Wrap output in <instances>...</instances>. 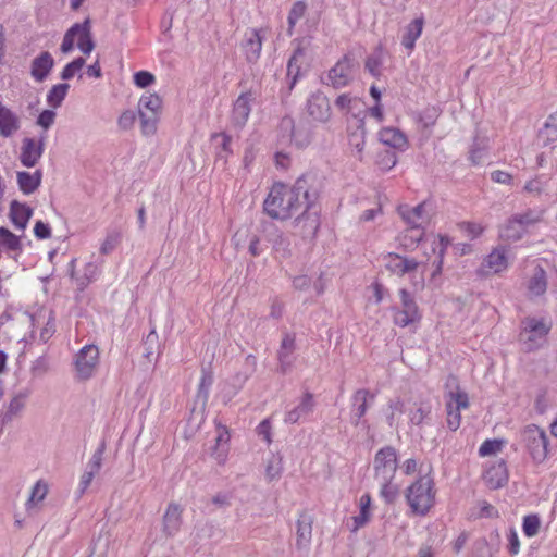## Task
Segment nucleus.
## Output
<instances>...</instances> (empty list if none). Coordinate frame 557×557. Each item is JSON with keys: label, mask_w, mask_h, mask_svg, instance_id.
Listing matches in <instances>:
<instances>
[{"label": "nucleus", "mask_w": 557, "mask_h": 557, "mask_svg": "<svg viewBox=\"0 0 557 557\" xmlns=\"http://www.w3.org/2000/svg\"><path fill=\"white\" fill-rule=\"evenodd\" d=\"M398 295L399 305L391 308L393 323L403 329L420 323L422 312L413 294L407 288H400Z\"/></svg>", "instance_id": "obj_4"}, {"label": "nucleus", "mask_w": 557, "mask_h": 557, "mask_svg": "<svg viewBox=\"0 0 557 557\" xmlns=\"http://www.w3.org/2000/svg\"><path fill=\"white\" fill-rule=\"evenodd\" d=\"M502 447L503 441L500 440H485L479 448V455L481 457L491 456L499 451Z\"/></svg>", "instance_id": "obj_57"}, {"label": "nucleus", "mask_w": 557, "mask_h": 557, "mask_svg": "<svg viewBox=\"0 0 557 557\" xmlns=\"http://www.w3.org/2000/svg\"><path fill=\"white\" fill-rule=\"evenodd\" d=\"M385 51L382 45L375 47L373 52L369 54L364 62V69L373 76L380 77L382 75V67L384 63Z\"/></svg>", "instance_id": "obj_40"}, {"label": "nucleus", "mask_w": 557, "mask_h": 557, "mask_svg": "<svg viewBox=\"0 0 557 557\" xmlns=\"http://www.w3.org/2000/svg\"><path fill=\"white\" fill-rule=\"evenodd\" d=\"M84 65H85V59L76 58L75 60L67 63L63 67L62 72L60 74V77L63 81H69L71 78H73L75 76V74H77L83 69Z\"/></svg>", "instance_id": "obj_56"}, {"label": "nucleus", "mask_w": 557, "mask_h": 557, "mask_svg": "<svg viewBox=\"0 0 557 557\" xmlns=\"http://www.w3.org/2000/svg\"><path fill=\"white\" fill-rule=\"evenodd\" d=\"M547 275L541 265L534 268L533 274L528 282V290L532 296L539 297L546 293Z\"/></svg>", "instance_id": "obj_36"}, {"label": "nucleus", "mask_w": 557, "mask_h": 557, "mask_svg": "<svg viewBox=\"0 0 557 557\" xmlns=\"http://www.w3.org/2000/svg\"><path fill=\"white\" fill-rule=\"evenodd\" d=\"M77 47L84 54L89 55L95 48L91 38L90 23L86 20L83 23L74 24L64 35L60 50L67 54Z\"/></svg>", "instance_id": "obj_5"}, {"label": "nucleus", "mask_w": 557, "mask_h": 557, "mask_svg": "<svg viewBox=\"0 0 557 557\" xmlns=\"http://www.w3.org/2000/svg\"><path fill=\"white\" fill-rule=\"evenodd\" d=\"M55 116L57 113L53 110H44L38 115L36 124L46 132L54 124Z\"/></svg>", "instance_id": "obj_59"}, {"label": "nucleus", "mask_w": 557, "mask_h": 557, "mask_svg": "<svg viewBox=\"0 0 557 557\" xmlns=\"http://www.w3.org/2000/svg\"><path fill=\"white\" fill-rule=\"evenodd\" d=\"M53 66L54 59L52 54L48 51H44L33 59L30 64V76L34 81L41 83L49 76Z\"/></svg>", "instance_id": "obj_25"}, {"label": "nucleus", "mask_w": 557, "mask_h": 557, "mask_svg": "<svg viewBox=\"0 0 557 557\" xmlns=\"http://www.w3.org/2000/svg\"><path fill=\"white\" fill-rule=\"evenodd\" d=\"M525 230L521 225V221L512 215L499 228V237L503 240L518 242L525 235Z\"/></svg>", "instance_id": "obj_33"}, {"label": "nucleus", "mask_w": 557, "mask_h": 557, "mask_svg": "<svg viewBox=\"0 0 557 557\" xmlns=\"http://www.w3.org/2000/svg\"><path fill=\"white\" fill-rule=\"evenodd\" d=\"M29 396V392L27 389H23L17 392L9 401L7 407L5 416L9 419H12L20 414L26 405V400Z\"/></svg>", "instance_id": "obj_44"}, {"label": "nucleus", "mask_w": 557, "mask_h": 557, "mask_svg": "<svg viewBox=\"0 0 557 557\" xmlns=\"http://www.w3.org/2000/svg\"><path fill=\"white\" fill-rule=\"evenodd\" d=\"M397 468L398 454L395 447L386 445L375 453L373 459V471L375 480H394Z\"/></svg>", "instance_id": "obj_8"}, {"label": "nucleus", "mask_w": 557, "mask_h": 557, "mask_svg": "<svg viewBox=\"0 0 557 557\" xmlns=\"http://www.w3.org/2000/svg\"><path fill=\"white\" fill-rule=\"evenodd\" d=\"M70 89V85L67 83H59L53 85L46 97V101L49 107L57 109L61 107L63 100L65 99Z\"/></svg>", "instance_id": "obj_42"}, {"label": "nucleus", "mask_w": 557, "mask_h": 557, "mask_svg": "<svg viewBox=\"0 0 557 557\" xmlns=\"http://www.w3.org/2000/svg\"><path fill=\"white\" fill-rule=\"evenodd\" d=\"M375 394L367 388L357 389L351 396L350 423L354 426L362 425L369 429L368 420L363 419L375 399Z\"/></svg>", "instance_id": "obj_10"}, {"label": "nucleus", "mask_w": 557, "mask_h": 557, "mask_svg": "<svg viewBox=\"0 0 557 557\" xmlns=\"http://www.w3.org/2000/svg\"><path fill=\"white\" fill-rule=\"evenodd\" d=\"M312 517L302 511L297 520V541L296 545L298 548H302L309 545L312 536Z\"/></svg>", "instance_id": "obj_32"}, {"label": "nucleus", "mask_w": 557, "mask_h": 557, "mask_svg": "<svg viewBox=\"0 0 557 557\" xmlns=\"http://www.w3.org/2000/svg\"><path fill=\"white\" fill-rule=\"evenodd\" d=\"M357 66L358 63L351 54H344L335 65L329 70L324 84L332 86L334 89L348 86L354 81Z\"/></svg>", "instance_id": "obj_7"}, {"label": "nucleus", "mask_w": 557, "mask_h": 557, "mask_svg": "<svg viewBox=\"0 0 557 557\" xmlns=\"http://www.w3.org/2000/svg\"><path fill=\"white\" fill-rule=\"evenodd\" d=\"M518 221H521L522 227L528 231V227L539 223L542 220V211H537L534 209H528L522 213L513 214Z\"/></svg>", "instance_id": "obj_54"}, {"label": "nucleus", "mask_w": 557, "mask_h": 557, "mask_svg": "<svg viewBox=\"0 0 557 557\" xmlns=\"http://www.w3.org/2000/svg\"><path fill=\"white\" fill-rule=\"evenodd\" d=\"M366 137L367 129L364 119H359L356 129L349 133L348 140L349 145L356 150V157L360 161L363 159L362 153L366 146Z\"/></svg>", "instance_id": "obj_35"}, {"label": "nucleus", "mask_w": 557, "mask_h": 557, "mask_svg": "<svg viewBox=\"0 0 557 557\" xmlns=\"http://www.w3.org/2000/svg\"><path fill=\"white\" fill-rule=\"evenodd\" d=\"M42 181V171L36 170L35 172L17 171L16 183L18 189L26 196L34 194Z\"/></svg>", "instance_id": "obj_28"}, {"label": "nucleus", "mask_w": 557, "mask_h": 557, "mask_svg": "<svg viewBox=\"0 0 557 557\" xmlns=\"http://www.w3.org/2000/svg\"><path fill=\"white\" fill-rule=\"evenodd\" d=\"M385 268L397 276H404L414 272L420 262L413 258H408L396 252H388L384 256Z\"/></svg>", "instance_id": "obj_20"}, {"label": "nucleus", "mask_w": 557, "mask_h": 557, "mask_svg": "<svg viewBox=\"0 0 557 557\" xmlns=\"http://www.w3.org/2000/svg\"><path fill=\"white\" fill-rule=\"evenodd\" d=\"M21 128L20 117L0 101V136L8 138Z\"/></svg>", "instance_id": "obj_27"}, {"label": "nucleus", "mask_w": 557, "mask_h": 557, "mask_svg": "<svg viewBox=\"0 0 557 557\" xmlns=\"http://www.w3.org/2000/svg\"><path fill=\"white\" fill-rule=\"evenodd\" d=\"M257 433L260 437H262L268 444H271L272 437H271V431L272 425L269 419L262 420L258 426H257Z\"/></svg>", "instance_id": "obj_61"}, {"label": "nucleus", "mask_w": 557, "mask_h": 557, "mask_svg": "<svg viewBox=\"0 0 557 557\" xmlns=\"http://www.w3.org/2000/svg\"><path fill=\"white\" fill-rule=\"evenodd\" d=\"M557 140V111L552 113L543 127L539 131L537 143L543 147L549 146Z\"/></svg>", "instance_id": "obj_34"}, {"label": "nucleus", "mask_w": 557, "mask_h": 557, "mask_svg": "<svg viewBox=\"0 0 557 557\" xmlns=\"http://www.w3.org/2000/svg\"><path fill=\"white\" fill-rule=\"evenodd\" d=\"M424 22V17L423 15H421L412 20L405 27V32L401 36V46L408 51V54H410L413 51L416 47V41L420 38L422 34Z\"/></svg>", "instance_id": "obj_29"}, {"label": "nucleus", "mask_w": 557, "mask_h": 557, "mask_svg": "<svg viewBox=\"0 0 557 557\" xmlns=\"http://www.w3.org/2000/svg\"><path fill=\"white\" fill-rule=\"evenodd\" d=\"M508 545L507 549L510 555H517L520 550V541L515 528H510L507 534Z\"/></svg>", "instance_id": "obj_60"}, {"label": "nucleus", "mask_w": 557, "mask_h": 557, "mask_svg": "<svg viewBox=\"0 0 557 557\" xmlns=\"http://www.w3.org/2000/svg\"><path fill=\"white\" fill-rule=\"evenodd\" d=\"M55 332L54 318L51 313L48 314L45 326L40 331V339L47 342Z\"/></svg>", "instance_id": "obj_63"}, {"label": "nucleus", "mask_w": 557, "mask_h": 557, "mask_svg": "<svg viewBox=\"0 0 557 557\" xmlns=\"http://www.w3.org/2000/svg\"><path fill=\"white\" fill-rule=\"evenodd\" d=\"M320 194L321 183L317 175L306 173L292 186L281 182L273 184L263 202V210L270 218L282 221L301 212L296 223L304 221L305 234L314 236L320 228Z\"/></svg>", "instance_id": "obj_1"}, {"label": "nucleus", "mask_w": 557, "mask_h": 557, "mask_svg": "<svg viewBox=\"0 0 557 557\" xmlns=\"http://www.w3.org/2000/svg\"><path fill=\"white\" fill-rule=\"evenodd\" d=\"M307 11V4L305 1H296L289 10L287 17V35L292 36L294 34L295 25L298 21H300Z\"/></svg>", "instance_id": "obj_46"}, {"label": "nucleus", "mask_w": 557, "mask_h": 557, "mask_svg": "<svg viewBox=\"0 0 557 557\" xmlns=\"http://www.w3.org/2000/svg\"><path fill=\"white\" fill-rule=\"evenodd\" d=\"M283 472L282 457L271 455L267 460L265 476L271 482L281 478Z\"/></svg>", "instance_id": "obj_49"}, {"label": "nucleus", "mask_w": 557, "mask_h": 557, "mask_svg": "<svg viewBox=\"0 0 557 557\" xmlns=\"http://www.w3.org/2000/svg\"><path fill=\"white\" fill-rule=\"evenodd\" d=\"M293 44L295 45V49L287 62L289 73L290 69H293L296 65L301 67L302 70L304 66L307 65V48L309 46V40H307L306 38L295 39Z\"/></svg>", "instance_id": "obj_39"}, {"label": "nucleus", "mask_w": 557, "mask_h": 557, "mask_svg": "<svg viewBox=\"0 0 557 557\" xmlns=\"http://www.w3.org/2000/svg\"><path fill=\"white\" fill-rule=\"evenodd\" d=\"M508 249L505 246L495 247L482 261L478 273L482 276L500 274L509 267Z\"/></svg>", "instance_id": "obj_13"}, {"label": "nucleus", "mask_w": 557, "mask_h": 557, "mask_svg": "<svg viewBox=\"0 0 557 557\" xmlns=\"http://www.w3.org/2000/svg\"><path fill=\"white\" fill-rule=\"evenodd\" d=\"M483 479L491 490H498L506 485L509 479L506 461L499 459L488 466L484 471Z\"/></svg>", "instance_id": "obj_21"}, {"label": "nucleus", "mask_w": 557, "mask_h": 557, "mask_svg": "<svg viewBox=\"0 0 557 557\" xmlns=\"http://www.w3.org/2000/svg\"><path fill=\"white\" fill-rule=\"evenodd\" d=\"M103 454H104V446L100 445L95 450V453L90 457L89 461L87 462L85 470L79 478V482H78L77 490H76V493L79 497L86 493V491L90 486L92 480L99 473V471L102 467Z\"/></svg>", "instance_id": "obj_16"}, {"label": "nucleus", "mask_w": 557, "mask_h": 557, "mask_svg": "<svg viewBox=\"0 0 557 557\" xmlns=\"http://www.w3.org/2000/svg\"><path fill=\"white\" fill-rule=\"evenodd\" d=\"M97 273H98L97 264L89 262L85 265L82 275H75V273L72 271V277H74L76 280V283L78 286L85 287L91 281H94L96 278Z\"/></svg>", "instance_id": "obj_53"}, {"label": "nucleus", "mask_w": 557, "mask_h": 557, "mask_svg": "<svg viewBox=\"0 0 557 557\" xmlns=\"http://www.w3.org/2000/svg\"><path fill=\"white\" fill-rule=\"evenodd\" d=\"M305 75V71H302L299 66H294L290 69V73L287 71L286 73V79L288 83V94L294 89L295 85L297 84L298 79Z\"/></svg>", "instance_id": "obj_62"}, {"label": "nucleus", "mask_w": 557, "mask_h": 557, "mask_svg": "<svg viewBox=\"0 0 557 557\" xmlns=\"http://www.w3.org/2000/svg\"><path fill=\"white\" fill-rule=\"evenodd\" d=\"M377 138L380 143L398 152L407 150L409 146L407 136L396 127L382 128L377 133Z\"/></svg>", "instance_id": "obj_23"}, {"label": "nucleus", "mask_w": 557, "mask_h": 557, "mask_svg": "<svg viewBox=\"0 0 557 557\" xmlns=\"http://www.w3.org/2000/svg\"><path fill=\"white\" fill-rule=\"evenodd\" d=\"M144 357L149 360V362L152 361L153 356H159L160 352V344L157 333L152 330L146 337L144 342Z\"/></svg>", "instance_id": "obj_51"}, {"label": "nucleus", "mask_w": 557, "mask_h": 557, "mask_svg": "<svg viewBox=\"0 0 557 557\" xmlns=\"http://www.w3.org/2000/svg\"><path fill=\"white\" fill-rule=\"evenodd\" d=\"M46 133H41L39 138L25 137L22 140L20 162L25 168H34L41 159L46 146Z\"/></svg>", "instance_id": "obj_11"}, {"label": "nucleus", "mask_w": 557, "mask_h": 557, "mask_svg": "<svg viewBox=\"0 0 557 557\" xmlns=\"http://www.w3.org/2000/svg\"><path fill=\"white\" fill-rule=\"evenodd\" d=\"M212 384H213L212 372L207 368H202L200 382L198 384L197 393L195 396L196 405H200L202 408L206 407Z\"/></svg>", "instance_id": "obj_37"}, {"label": "nucleus", "mask_w": 557, "mask_h": 557, "mask_svg": "<svg viewBox=\"0 0 557 557\" xmlns=\"http://www.w3.org/2000/svg\"><path fill=\"white\" fill-rule=\"evenodd\" d=\"M280 132L281 136L278 140L281 144L289 143L295 144L298 148H302L310 143L307 134L301 135L295 132L294 121L288 116L282 119L280 123Z\"/></svg>", "instance_id": "obj_24"}, {"label": "nucleus", "mask_w": 557, "mask_h": 557, "mask_svg": "<svg viewBox=\"0 0 557 557\" xmlns=\"http://www.w3.org/2000/svg\"><path fill=\"white\" fill-rule=\"evenodd\" d=\"M379 482L381 484L380 496L384 499L386 504H393L399 494L398 485L394 484L393 480Z\"/></svg>", "instance_id": "obj_52"}, {"label": "nucleus", "mask_w": 557, "mask_h": 557, "mask_svg": "<svg viewBox=\"0 0 557 557\" xmlns=\"http://www.w3.org/2000/svg\"><path fill=\"white\" fill-rule=\"evenodd\" d=\"M359 505H360L359 515L355 516L352 518L354 519V527H352L354 532H356L360 528L364 527L370 520V517H371V513H370L371 496H370V494H368V493L363 494L360 497Z\"/></svg>", "instance_id": "obj_43"}, {"label": "nucleus", "mask_w": 557, "mask_h": 557, "mask_svg": "<svg viewBox=\"0 0 557 557\" xmlns=\"http://www.w3.org/2000/svg\"><path fill=\"white\" fill-rule=\"evenodd\" d=\"M360 99L349 94H342L335 99V107L343 113L349 114L360 104Z\"/></svg>", "instance_id": "obj_50"}, {"label": "nucleus", "mask_w": 557, "mask_h": 557, "mask_svg": "<svg viewBox=\"0 0 557 557\" xmlns=\"http://www.w3.org/2000/svg\"><path fill=\"white\" fill-rule=\"evenodd\" d=\"M141 104L146 109V112L141 111V134L152 135L162 114V99L157 94H141Z\"/></svg>", "instance_id": "obj_9"}, {"label": "nucleus", "mask_w": 557, "mask_h": 557, "mask_svg": "<svg viewBox=\"0 0 557 557\" xmlns=\"http://www.w3.org/2000/svg\"><path fill=\"white\" fill-rule=\"evenodd\" d=\"M307 112L317 122L325 123L331 119L329 98L322 91L312 92L307 99Z\"/></svg>", "instance_id": "obj_19"}, {"label": "nucleus", "mask_w": 557, "mask_h": 557, "mask_svg": "<svg viewBox=\"0 0 557 557\" xmlns=\"http://www.w3.org/2000/svg\"><path fill=\"white\" fill-rule=\"evenodd\" d=\"M406 499L412 512L425 516L435 503L434 481L430 475H422L407 488Z\"/></svg>", "instance_id": "obj_2"}, {"label": "nucleus", "mask_w": 557, "mask_h": 557, "mask_svg": "<svg viewBox=\"0 0 557 557\" xmlns=\"http://www.w3.org/2000/svg\"><path fill=\"white\" fill-rule=\"evenodd\" d=\"M446 401V424L449 431L456 432L461 424V410L469 407L468 394L465 392H450Z\"/></svg>", "instance_id": "obj_12"}, {"label": "nucleus", "mask_w": 557, "mask_h": 557, "mask_svg": "<svg viewBox=\"0 0 557 557\" xmlns=\"http://www.w3.org/2000/svg\"><path fill=\"white\" fill-rule=\"evenodd\" d=\"M272 253L275 259L283 260L292 257L290 239L284 233L276 231L269 236Z\"/></svg>", "instance_id": "obj_30"}, {"label": "nucleus", "mask_w": 557, "mask_h": 557, "mask_svg": "<svg viewBox=\"0 0 557 557\" xmlns=\"http://www.w3.org/2000/svg\"><path fill=\"white\" fill-rule=\"evenodd\" d=\"M523 448L532 459L533 463H543L549 454V438L546 432L535 424H529L521 431Z\"/></svg>", "instance_id": "obj_3"}, {"label": "nucleus", "mask_w": 557, "mask_h": 557, "mask_svg": "<svg viewBox=\"0 0 557 557\" xmlns=\"http://www.w3.org/2000/svg\"><path fill=\"white\" fill-rule=\"evenodd\" d=\"M397 152L398 151L391 150V149H384V150L377 152L376 160H375L376 165L382 171H385V172L389 171L391 169H393L396 165V163L398 161Z\"/></svg>", "instance_id": "obj_48"}, {"label": "nucleus", "mask_w": 557, "mask_h": 557, "mask_svg": "<svg viewBox=\"0 0 557 557\" xmlns=\"http://www.w3.org/2000/svg\"><path fill=\"white\" fill-rule=\"evenodd\" d=\"M432 409L429 404H420L419 408L409 412V421L413 425L421 426L430 423Z\"/></svg>", "instance_id": "obj_47"}, {"label": "nucleus", "mask_w": 557, "mask_h": 557, "mask_svg": "<svg viewBox=\"0 0 557 557\" xmlns=\"http://www.w3.org/2000/svg\"><path fill=\"white\" fill-rule=\"evenodd\" d=\"M487 154L486 148L479 145V143L474 141L470 151H469V160L472 165H480Z\"/></svg>", "instance_id": "obj_58"}, {"label": "nucleus", "mask_w": 557, "mask_h": 557, "mask_svg": "<svg viewBox=\"0 0 557 557\" xmlns=\"http://www.w3.org/2000/svg\"><path fill=\"white\" fill-rule=\"evenodd\" d=\"M425 202L419 203L418 206L407 209L401 212L404 220L412 227L420 228L422 223L428 220V214L425 212Z\"/></svg>", "instance_id": "obj_41"}, {"label": "nucleus", "mask_w": 557, "mask_h": 557, "mask_svg": "<svg viewBox=\"0 0 557 557\" xmlns=\"http://www.w3.org/2000/svg\"><path fill=\"white\" fill-rule=\"evenodd\" d=\"M541 528V519L539 515H528L523 518L522 521V531L525 536L533 537L535 536Z\"/></svg>", "instance_id": "obj_55"}, {"label": "nucleus", "mask_w": 557, "mask_h": 557, "mask_svg": "<svg viewBox=\"0 0 557 557\" xmlns=\"http://www.w3.org/2000/svg\"><path fill=\"white\" fill-rule=\"evenodd\" d=\"M183 509L177 504H170L163 516V531L168 536H173L177 533L182 524Z\"/></svg>", "instance_id": "obj_31"}, {"label": "nucleus", "mask_w": 557, "mask_h": 557, "mask_svg": "<svg viewBox=\"0 0 557 557\" xmlns=\"http://www.w3.org/2000/svg\"><path fill=\"white\" fill-rule=\"evenodd\" d=\"M48 491V483L44 480H38L30 490L29 497L25 504L26 510L30 512L38 509L46 498Z\"/></svg>", "instance_id": "obj_38"}, {"label": "nucleus", "mask_w": 557, "mask_h": 557, "mask_svg": "<svg viewBox=\"0 0 557 557\" xmlns=\"http://www.w3.org/2000/svg\"><path fill=\"white\" fill-rule=\"evenodd\" d=\"M261 30L248 29L242 41V49L248 63H256L261 54L262 49Z\"/></svg>", "instance_id": "obj_22"}, {"label": "nucleus", "mask_w": 557, "mask_h": 557, "mask_svg": "<svg viewBox=\"0 0 557 557\" xmlns=\"http://www.w3.org/2000/svg\"><path fill=\"white\" fill-rule=\"evenodd\" d=\"M99 361V350L95 345L84 346L75 358V370L77 376L87 380L92 376Z\"/></svg>", "instance_id": "obj_14"}, {"label": "nucleus", "mask_w": 557, "mask_h": 557, "mask_svg": "<svg viewBox=\"0 0 557 557\" xmlns=\"http://www.w3.org/2000/svg\"><path fill=\"white\" fill-rule=\"evenodd\" d=\"M256 96L251 90L242 92L235 100L231 114V123L236 129H242L251 113V103Z\"/></svg>", "instance_id": "obj_15"}, {"label": "nucleus", "mask_w": 557, "mask_h": 557, "mask_svg": "<svg viewBox=\"0 0 557 557\" xmlns=\"http://www.w3.org/2000/svg\"><path fill=\"white\" fill-rule=\"evenodd\" d=\"M296 350V336L293 333H285L280 348L277 350V371L285 375L289 373L294 367L295 357L294 352Z\"/></svg>", "instance_id": "obj_18"}, {"label": "nucleus", "mask_w": 557, "mask_h": 557, "mask_svg": "<svg viewBox=\"0 0 557 557\" xmlns=\"http://www.w3.org/2000/svg\"><path fill=\"white\" fill-rule=\"evenodd\" d=\"M449 245H450V240L445 235H440L438 240L434 243L433 252L436 253L437 257L434 261L435 269L432 273V276H435L442 272L444 255Z\"/></svg>", "instance_id": "obj_45"}, {"label": "nucleus", "mask_w": 557, "mask_h": 557, "mask_svg": "<svg viewBox=\"0 0 557 557\" xmlns=\"http://www.w3.org/2000/svg\"><path fill=\"white\" fill-rule=\"evenodd\" d=\"M33 213V209L24 202L12 200L10 203L9 219L14 227L21 232L26 230Z\"/></svg>", "instance_id": "obj_26"}, {"label": "nucleus", "mask_w": 557, "mask_h": 557, "mask_svg": "<svg viewBox=\"0 0 557 557\" xmlns=\"http://www.w3.org/2000/svg\"><path fill=\"white\" fill-rule=\"evenodd\" d=\"M522 325L519 341L522 344L523 350L531 352L539 349L549 333L550 326L546 325L543 320L535 318H527Z\"/></svg>", "instance_id": "obj_6"}, {"label": "nucleus", "mask_w": 557, "mask_h": 557, "mask_svg": "<svg viewBox=\"0 0 557 557\" xmlns=\"http://www.w3.org/2000/svg\"><path fill=\"white\" fill-rule=\"evenodd\" d=\"M136 121V113L134 111L127 110L123 112L119 117V126L122 129H129Z\"/></svg>", "instance_id": "obj_64"}, {"label": "nucleus", "mask_w": 557, "mask_h": 557, "mask_svg": "<svg viewBox=\"0 0 557 557\" xmlns=\"http://www.w3.org/2000/svg\"><path fill=\"white\" fill-rule=\"evenodd\" d=\"M315 408L314 396L310 392H305L299 399V403L285 412L284 422L286 424H298L307 420Z\"/></svg>", "instance_id": "obj_17"}]
</instances>
